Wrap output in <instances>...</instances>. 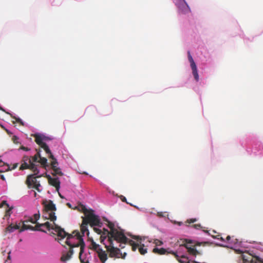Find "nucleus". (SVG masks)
I'll list each match as a JSON object with an SVG mask.
<instances>
[{
	"instance_id": "obj_1",
	"label": "nucleus",
	"mask_w": 263,
	"mask_h": 263,
	"mask_svg": "<svg viewBox=\"0 0 263 263\" xmlns=\"http://www.w3.org/2000/svg\"><path fill=\"white\" fill-rule=\"evenodd\" d=\"M108 227L110 230L104 229L103 235H105V238L107 237L109 241V246L107 248L109 256L124 259L127 253L125 252L123 253L115 242L119 243V247L123 249L126 243H129L132 246L133 241L128 238L122 231L118 230L115 223L108 222Z\"/></svg>"
},
{
	"instance_id": "obj_2",
	"label": "nucleus",
	"mask_w": 263,
	"mask_h": 263,
	"mask_svg": "<svg viewBox=\"0 0 263 263\" xmlns=\"http://www.w3.org/2000/svg\"><path fill=\"white\" fill-rule=\"evenodd\" d=\"M213 238L219 240L221 242L218 245L231 248L236 251L238 254L241 255V258L243 263H256L253 259L252 255L239 248L243 247V243L241 241H239L238 239L231 238L230 236H227L226 239L220 235L212 236Z\"/></svg>"
},
{
	"instance_id": "obj_3",
	"label": "nucleus",
	"mask_w": 263,
	"mask_h": 263,
	"mask_svg": "<svg viewBox=\"0 0 263 263\" xmlns=\"http://www.w3.org/2000/svg\"><path fill=\"white\" fill-rule=\"evenodd\" d=\"M83 222L81 225V232L78 230L74 231L72 234H69L66 232V235L65 237H66L65 241L66 243L70 247V249H73L74 247H80L81 248L82 244H81V238L84 240L83 237L86 234L87 236L89 234V232L88 229V224L90 222L86 221L83 217Z\"/></svg>"
},
{
	"instance_id": "obj_4",
	"label": "nucleus",
	"mask_w": 263,
	"mask_h": 263,
	"mask_svg": "<svg viewBox=\"0 0 263 263\" xmlns=\"http://www.w3.org/2000/svg\"><path fill=\"white\" fill-rule=\"evenodd\" d=\"M35 138L36 143L46 152L48 155L50 159H52L51 167L54 175H59L60 176L63 175L61 168L58 166V162L56 158L52 154L48 145L44 142L46 140H50L52 139L41 133H36Z\"/></svg>"
},
{
	"instance_id": "obj_5",
	"label": "nucleus",
	"mask_w": 263,
	"mask_h": 263,
	"mask_svg": "<svg viewBox=\"0 0 263 263\" xmlns=\"http://www.w3.org/2000/svg\"><path fill=\"white\" fill-rule=\"evenodd\" d=\"M67 204L70 208L77 209L83 213L87 218V219H85L86 221L90 222L92 226L101 227L102 223L100 217L95 214L94 211L91 209H88L85 205L81 203L76 206L74 208H72L71 204L69 203H68Z\"/></svg>"
},
{
	"instance_id": "obj_6",
	"label": "nucleus",
	"mask_w": 263,
	"mask_h": 263,
	"mask_svg": "<svg viewBox=\"0 0 263 263\" xmlns=\"http://www.w3.org/2000/svg\"><path fill=\"white\" fill-rule=\"evenodd\" d=\"M177 12L180 16H186L191 13V9L185 0H174Z\"/></svg>"
},
{
	"instance_id": "obj_7",
	"label": "nucleus",
	"mask_w": 263,
	"mask_h": 263,
	"mask_svg": "<svg viewBox=\"0 0 263 263\" xmlns=\"http://www.w3.org/2000/svg\"><path fill=\"white\" fill-rule=\"evenodd\" d=\"M36 226L40 228L42 227H45L49 231L52 230V233L57 235L58 237H60L62 239H64L66 235L65 230L59 226L54 223V226H51L49 221H47L44 223H37Z\"/></svg>"
},
{
	"instance_id": "obj_8",
	"label": "nucleus",
	"mask_w": 263,
	"mask_h": 263,
	"mask_svg": "<svg viewBox=\"0 0 263 263\" xmlns=\"http://www.w3.org/2000/svg\"><path fill=\"white\" fill-rule=\"evenodd\" d=\"M133 239L137 240V242L132 241V247L134 251L138 249L139 251L142 255H144L147 253V248L145 247L144 245L142 243V239L141 237L138 236H134L132 237Z\"/></svg>"
},
{
	"instance_id": "obj_9",
	"label": "nucleus",
	"mask_w": 263,
	"mask_h": 263,
	"mask_svg": "<svg viewBox=\"0 0 263 263\" xmlns=\"http://www.w3.org/2000/svg\"><path fill=\"white\" fill-rule=\"evenodd\" d=\"M34 174H31L27 176V180L26 181L28 187L33 188L40 192V187L41 186L40 182L37 180Z\"/></svg>"
},
{
	"instance_id": "obj_10",
	"label": "nucleus",
	"mask_w": 263,
	"mask_h": 263,
	"mask_svg": "<svg viewBox=\"0 0 263 263\" xmlns=\"http://www.w3.org/2000/svg\"><path fill=\"white\" fill-rule=\"evenodd\" d=\"M39 165H36L34 163H28L26 161H24V163H23L20 166V170H24V169H30L33 172L34 175L36 177H40L42 175H39L40 170L38 168Z\"/></svg>"
},
{
	"instance_id": "obj_11",
	"label": "nucleus",
	"mask_w": 263,
	"mask_h": 263,
	"mask_svg": "<svg viewBox=\"0 0 263 263\" xmlns=\"http://www.w3.org/2000/svg\"><path fill=\"white\" fill-rule=\"evenodd\" d=\"M81 244L82 246L80 248V251L79 253V258L82 263H89V259L90 258V253L85 252V242L84 240L81 238Z\"/></svg>"
},
{
	"instance_id": "obj_12",
	"label": "nucleus",
	"mask_w": 263,
	"mask_h": 263,
	"mask_svg": "<svg viewBox=\"0 0 263 263\" xmlns=\"http://www.w3.org/2000/svg\"><path fill=\"white\" fill-rule=\"evenodd\" d=\"M47 209L50 211L49 218L51 221H54L57 220V216L54 211L57 210L55 204L51 200H49L46 205Z\"/></svg>"
},
{
	"instance_id": "obj_13",
	"label": "nucleus",
	"mask_w": 263,
	"mask_h": 263,
	"mask_svg": "<svg viewBox=\"0 0 263 263\" xmlns=\"http://www.w3.org/2000/svg\"><path fill=\"white\" fill-rule=\"evenodd\" d=\"M192 240H185V243L182 245L185 247L187 252L191 255L196 256L197 253H198Z\"/></svg>"
},
{
	"instance_id": "obj_14",
	"label": "nucleus",
	"mask_w": 263,
	"mask_h": 263,
	"mask_svg": "<svg viewBox=\"0 0 263 263\" xmlns=\"http://www.w3.org/2000/svg\"><path fill=\"white\" fill-rule=\"evenodd\" d=\"M49 178L50 184L55 187L57 191H59L61 183L59 178L58 177L51 178L50 175H49Z\"/></svg>"
},
{
	"instance_id": "obj_15",
	"label": "nucleus",
	"mask_w": 263,
	"mask_h": 263,
	"mask_svg": "<svg viewBox=\"0 0 263 263\" xmlns=\"http://www.w3.org/2000/svg\"><path fill=\"white\" fill-rule=\"evenodd\" d=\"M4 205H6L8 208V209L6 211V214H5V217L4 218V219L9 218L11 215V211L12 209V207L10 208L9 206V204L7 203V201H6V200H4L2 201V203L0 205V208H2Z\"/></svg>"
},
{
	"instance_id": "obj_16",
	"label": "nucleus",
	"mask_w": 263,
	"mask_h": 263,
	"mask_svg": "<svg viewBox=\"0 0 263 263\" xmlns=\"http://www.w3.org/2000/svg\"><path fill=\"white\" fill-rule=\"evenodd\" d=\"M73 254V250L72 249H70L69 251H67L65 253H64L61 257V260L62 261H66L68 260H69L71 257L72 255Z\"/></svg>"
},
{
	"instance_id": "obj_17",
	"label": "nucleus",
	"mask_w": 263,
	"mask_h": 263,
	"mask_svg": "<svg viewBox=\"0 0 263 263\" xmlns=\"http://www.w3.org/2000/svg\"><path fill=\"white\" fill-rule=\"evenodd\" d=\"M192 74L196 82L199 81V76L196 64L191 66Z\"/></svg>"
},
{
	"instance_id": "obj_18",
	"label": "nucleus",
	"mask_w": 263,
	"mask_h": 263,
	"mask_svg": "<svg viewBox=\"0 0 263 263\" xmlns=\"http://www.w3.org/2000/svg\"><path fill=\"white\" fill-rule=\"evenodd\" d=\"M40 217V214L39 213V212H38V213L34 214L33 216V217H30L29 218V222L32 223H37V221L39 219Z\"/></svg>"
},
{
	"instance_id": "obj_19",
	"label": "nucleus",
	"mask_w": 263,
	"mask_h": 263,
	"mask_svg": "<svg viewBox=\"0 0 263 263\" xmlns=\"http://www.w3.org/2000/svg\"><path fill=\"white\" fill-rule=\"evenodd\" d=\"M99 256L101 260V261L103 263H105V261L107 259V255L105 251L101 250V251L99 253Z\"/></svg>"
},
{
	"instance_id": "obj_20",
	"label": "nucleus",
	"mask_w": 263,
	"mask_h": 263,
	"mask_svg": "<svg viewBox=\"0 0 263 263\" xmlns=\"http://www.w3.org/2000/svg\"><path fill=\"white\" fill-rule=\"evenodd\" d=\"M24 229L25 230H32V231H37V230H39V231H41L43 232L44 233H46V231L43 230L39 229V228H38L37 226H36V228H35L34 227H33L32 226H27V225H26L24 223Z\"/></svg>"
},
{
	"instance_id": "obj_21",
	"label": "nucleus",
	"mask_w": 263,
	"mask_h": 263,
	"mask_svg": "<svg viewBox=\"0 0 263 263\" xmlns=\"http://www.w3.org/2000/svg\"><path fill=\"white\" fill-rule=\"evenodd\" d=\"M153 251L155 253L159 254H164L166 251L164 248H159L158 247H155L153 249Z\"/></svg>"
},
{
	"instance_id": "obj_22",
	"label": "nucleus",
	"mask_w": 263,
	"mask_h": 263,
	"mask_svg": "<svg viewBox=\"0 0 263 263\" xmlns=\"http://www.w3.org/2000/svg\"><path fill=\"white\" fill-rule=\"evenodd\" d=\"M187 58L189 61L190 63V66L196 65V63L195 62L190 51H187Z\"/></svg>"
},
{
	"instance_id": "obj_23",
	"label": "nucleus",
	"mask_w": 263,
	"mask_h": 263,
	"mask_svg": "<svg viewBox=\"0 0 263 263\" xmlns=\"http://www.w3.org/2000/svg\"><path fill=\"white\" fill-rule=\"evenodd\" d=\"M40 160L39 163H41L44 166H46L48 165L47 158L42 157H41V158H40Z\"/></svg>"
},
{
	"instance_id": "obj_24",
	"label": "nucleus",
	"mask_w": 263,
	"mask_h": 263,
	"mask_svg": "<svg viewBox=\"0 0 263 263\" xmlns=\"http://www.w3.org/2000/svg\"><path fill=\"white\" fill-rule=\"evenodd\" d=\"M38 157L37 156H34L31 158L29 159V162L31 163H34L35 164L37 162H39V161H38Z\"/></svg>"
},
{
	"instance_id": "obj_25",
	"label": "nucleus",
	"mask_w": 263,
	"mask_h": 263,
	"mask_svg": "<svg viewBox=\"0 0 263 263\" xmlns=\"http://www.w3.org/2000/svg\"><path fill=\"white\" fill-rule=\"evenodd\" d=\"M5 112H6L7 114H8L10 115H11V116L12 118H13L15 119V120H16V122H17L20 123L21 124H22V125H24V122L22 121V120L21 118H18H18H16V117H14L12 114H11V113H10V112H7V111H5Z\"/></svg>"
},
{
	"instance_id": "obj_26",
	"label": "nucleus",
	"mask_w": 263,
	"mask_h": 263,
	"mask_svg": "<svg viewBox=\"0 0 263 263\" xmlns=\"http://www.w3.org/2000/svg\"><path fill=\"white\" fill-rule=\"evenodd\" d=\"M19 228V226H16L15 227H13L12 226H9L7 228V231H9L10 233L13 232L14 230H17Z\"/></svg>"
},
{
	"instance_id": "obj_27",
	"label": "nucleus",
	"mask_w": 263,
	"mask_h": 263,
	"mask_svg": "<svg viewBox=\"0 0 263 263\" xmlns=\"http://www.w3.org/2000/svg\"><path fill=\"white\" fill-rule=\"evenodd\" d=\"M119 198H120V199L122 200V202H126L127 204H129L130 205H133V204L132 203H130L127 202V199L125 196H124L123 195H120L119 196Z\"/></svg>"
},
{
	"instance_id": "obj_28",
	"label": "nucleus",
	"mask_w": 263,
	"mask_h": 263,
	"mask_svg": "<svg viewBox=\"0 0 263 263\" xmlns=\"http://www.w3.org/2000/svg\"><path fill=\"white\" fill-rule=\"evenodd\" d=\"M7 171H11V170L16 168L17 166V164H14L12 167H10V166L8 164L7 165Z\"/></svg>"
},
{
	"instance_id": "obj_29",
	"label": "nucleus",
	"mask_w": 263,
	"mask_h": 263,
	"mask_svg": "<svg viewBox=\"0 0 263 263\" xmlns=\"http://www.w3.org/2000/svg\"><path fill=\"white\" fill-rule=\"evenodd\" d=\"M197 221V219L196 218H191L187 220V222L189 223H194Z\"/></svg>"
},
{
	"instance_id": "obj_30",
	"label": "nucleus",
	"mask_w": 263,
	"mask_h": 263,
	"mask_svg": "<svg viewBox=\"0 0 263 263\" xmlns=\"http://www.w3.org/2000/svg\"><path fill=\"white\" fill-rule=\"evenodd\" d=\"M157 215L159 217H163L165 216L164 215L163 213L161 212H157Z\"/></svg>"
},
{
	"instance_id": "obj_31",
	"label": "nucleus",
	"mask_w": 263,
	"mask_h": 263,
	"mask_svg": "<svg viewBox=\"0 0 263 263\" xmlns=\"http://www.w3.org/2000/svg\"><path fill=\"white\" fill-rule=\"evenodd\" d=\"M95 231L96 232H97L98 234H102V230L99 229V228H95Z\"/></svg>"
},
{
	"instance_id": "obj_32",
	"label": "nucleus",
	"mask_w": 263,
	"mask_h": 263,
	"mask_svg": "<svg viewBox=\"0 0 263 263\" xmlns=\"http://www.w3.org/2000/svg\"><path fill=\"white\" fill-rule=\"evenodd\" d=\"M132 206H134L136 209H138L139 210L141 211H143V209L142 208H139V206H137V205H132Z\"/></svg>"
},
{
	"instance_id": "obj_33",
	"label": "nucleus",
	"mask_w": 263,
	"mask_h": 263,
	"mask_svg": "<svg viewBox=\"0 0 263 263\" xmlns=\"http://www.w3.org/2000/svg\"><path fill=\"white\" fill-rule=\"evenodd\" d=\"M195 228L198 229L199 228L201 227L200 224H195L194 226Z\"/></svg>"
},
{
	"instance_id": "obj_34",
	"label": "nucleus",
	"mask_w": 263,
	"mask_h": 263,
	"mask_svg": "<svg viewBox=\"0 0 263 263\" xmlns=\"http://www.w3.org/2000/svg\"><path fill=\"white\" fill-rule=\"evenodd\" d=\"M35 156H37L38 157V158H41V157H42L40 152H37V154L35 155Z\"/></svg>"
},
{
	"instance_id": "obj_35",
	"label": "nucleus",
	"mask_w": 263,
	"mask_h": 263,
	"mask_svg": "<svg viewBox=\"0 0 263 263\" xmlns=\"http://www.w3.org/2000/svg\"><path fill=\"white\" fill-rule=\"evenodd\" d=\"M1 179H2L3 180H4V181H5V179H5V176H4V175H1Z\"/></svg>"
},
{
	"instance_id": "obj_36",
	"label": "nucleus",
	"mask_w": 263,
	"mask_h": 263,
	"mask_svg": "<svg viewBox=\"0 0 263 263\" xmlns=\"http://www.w3.org/2000/svg\"><path fill=\"white\" fill-rule=\"evenodd\" d=\"M0 110H3V111H5V110L3 108H2V107H1V106H0Z\"/></svg>"
},
{
	"instance_id": "obj_37",
	"label": "nucleus",
	"mask_w": 263,
	"mask_h": 263,
	"mask_svg": "<svg viewBox=\"0 0 263 263\" xmlns=\"http://www.w3.org/2000/svg\"><path fill=\"white\" fill-rule=\"evenodd\" d=\"M1 157H2L0 156V163H3V161H2Z\"/></svg>"
},
{
	"instance_id": "obj_38",
	"label": "nucleus",
	"mask_w": 263,
	"mask_h": 263,
	"mask_svg": "<svg viewBox=\"0 0 263 263\" xmlns=\"http://www.w3.org/2000/svg\"><path fill=\"white\" fill-rule=\"evenodd\" d=\"M60 195V196H61V197L62 198H64V197H63V196H62L61 195Z\"/></svg>"
},
{
	"instance_id": "obj_39",
	"label": "nucleus",
	"mask_w": 263,
	"mask_h": 263,
	"mask_svg": "<svg viewBox=\"0 0 263 263\" xmlns=\"http://www.w3.org/2000/svg\"><path fill=\"white\" fill-rule=\"evenodd\" d=\"M33 192H34V195H36V193L34 191H33Z\"/></svg>"
},
{
	"instance_id": "obj_40",
	"label": "nucleus",
	"mask_w": 263,
	"mask_h": 263,
	"mask_svg": "<svg viewBox=\"0 0 263 263\" xmlns=\"http://www.w3.org/2000/svg\"><path fill=\"white\" fill-rule=\"evenodd\" d=\"M2 163H0V166H2Z\"/></svg>"
},
{
	"instance_id": "obj_41",
	"label": "nucleus",
	"mask_w": 263,
	"mask_h": 263,
	"mask_svg": "<svg viewBox=\"0 0 263 263\" xmlns=\"http://www.w3.org/2000/svg\"><path fill=\"white\" fill-rule=\"evenodd\" d=\"M84 173H85V174H87V175L88 174V173H86V172H84Z\"/></svg>"
},
{
	"instance_id": "obj_42",
	"label": "nucleus",
	"mask_w": 263,
	"mask_h": 263,
	"mask_svg": "<svg viewBox=\"0 0 263 263\" xmlns=\"http://www.w3.org/2000/svg\"><path fill=\"white\" fill-rule=\"evenodd\" d=\"M8 257H9V258H10V254H9Z\"/></svg>"
},
{
	"instance_id": "obj_43",
	"label": "nucleus",
	"mask_w": 263,
	"mask_h": 263,
	"mask_svg": "<svg viewBox=\"0 0 263 263\" xmlns=\"http://www.w3.org/2000/svg\"><path fill=\"white\" fill-rule=\"evenodd\" d=\"M181 224V222H179V225L180 226Z\"/></svg>"
},
{
	"instance_id": "obj_44",
	"label": "nucleus",
	"mask_w": 263,
	"mask_h": 263,
	"mask_svg": "<svg viewBox=\"0 0 263 263\" xmlns=\"http://www.w3.org/2000/svg\"><path fill=\"white\" fill-rule=\"evenodd\" d=\"M3 172L2 171H1V170H0V172Z\"/></svg>"
}]
</instances>
